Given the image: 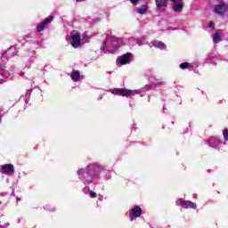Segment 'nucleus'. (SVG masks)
I'll use <instances>...</instances> for the list:
<instances>
[{"label": "nucleus", "instance_id": "nucleus-19", "mask_svg": "<svg viewBox=\"0 0 228 228\" xmlns=\"http://www.w3.org/2000/svg\"><path fill=\"white\" fill-rule=\"evenodd\" d=\"M221 41L222 39L220 38V34L218 32L215 33L213 37V43L218 44V42H221Z\"/></svg>", "mask_w": 228, "mask_h": 228}, {"label": "nucleus", "instance_id": "nucleus-20", "mask_svg": "<svg viewBox=\"0 0 228 228\" xmlns=\"http://www.w3.org/2000/svg\"><path fill=\"white\" fill-rule=\"evenodd\" d=\"M136 44H138L139 45H142L140 44V40H138V39H136V38H133V37H131V38L129 39V45H136Z\"/></svg>", "mask_w": 228, "mask_h": 228}, {"label": "nucleus", "instance_id": "nucleus-18", "mask_svg": "<svg viewBox=\"0 0 228 228\" xmlns=\"http://www.w3.org/2000/svg\"><path fill=\"white\" fill-rule=\"evenodd\" d=\"M137 13H140V15H143L147 12V5H142L141 7H138Z\"/></svg>", "mask_w": 228, "mask_h": 228}, {"label": "nucleus", "instance_id": "nucleus-25", "mask_svg": "<svg viewBox=\"0 0 228 228\" xmlns=\"http://www.w3.org/2000/svg\"><path fill=\"white\" fill-rule=\"evenodd\" d=\"M208 27L212 28V29H213L215 28V22L210 21L209 24H208Z\"/></svg>", "mask_w": 228, "mask_h": 228}, {"label": "nucleus", "instance_id": "nucleus-3", "mask_svg": "<svg viewBox=\"0 0 228 228\" xmlns=\"http://www.w3.org/2000/svg\"><path fill=\"white\" fill-rule=\"evenodd\" d=\"M113 95H120L121 97H133L138 95V90H131L127 88H114L109 90Z\"/></svg>", "mask_w": 228, "mask_h": 228}, {"label": "nucleus", "instance_id": "nucleus-29", "mask_svg": "<svg viewBox=\"0 0 228 228\" xmlns=\"http://www.w3.org/2000/svg\"><path fill=\"white\" fill-rule=\"evenodd\" d=\"M76 1H77V2H81V1H83V0H76Z\"/></svg>", "mask_w": 228, "mask_h": 228}, {"label": "nucleus", "instance_id": "nucleus-23", "mask_svg": "<svg viewBox=\"0 0 228 228\" xmlns=\"http://www.w3.org/2000/svg\"><path fill=\"white\" fill-rule=\"evenodd\" d=\"M223 136L224 138V141L227 142L228 141V130L225 129L223 133Z\"/></svg>", "mask_w": 228, "mask_h": 228}, {"label": "nucleus", "instance_id": "nucleus-30", "mask_svg": "<svg viewBox=\"0 0 228 228\" xmlns=\"http://www.w3.org/2000/svg\"><path fill=\"white\" fill-rule=\"evenodd\" d=\"M17 200H20V199H17Z\"/></svg>", "mask_w": 228, "mask_h": 228}, {"label": "nucleus", "instance_id": "nucleus-27", "mask_svg": "<svg viewBox=\"0 0 228 228\" xmlns=\"http://www.w3.org/2000/svg\"><path fill=\"white\" fill-rule=\"evenodd\" d=\"M99 200H102V196L99 198Z\"/></svg>", "mask_w": 228, "mask_h": 228}, {"label": "nucleus", "instance_id": "nucleus-15", "mask_svg": "<svg viewBox=\"0 0 228 228\" xmlns=\"http://www.w3.org/2000/svg\"><path fill=\"white\" fill-rule=\"evenodd\" d=\"M15 46H12L5 52V56L8 58H13V56H15Z\"/></svg>", "mask_w": 228, "mask_h": 228}, {"label": "nucleus", "instance_id": "nucleus-8", "mask_svg": "<svg viewBox=\"0 0 228 228\" xmlns=\"http://www.w3.org/2000/svg\"><path fill=\"white\" fill-rule=\"evenodd\" d=\"M139 216H142V208L135 206L129 211L130 222H133L134 218H139Z\"/></svg>", "mask_w": 228, "mask_h": 228}, {"label": "nucleus", "instance_id": "nucleus-7", "mask_svg": "<svg viewBox=\"0 0 228 228\" xmlns=\"http://www.w3.org/2000/svg\"><path fill=\"white\" fill-rule=\"evenodd\" d=\"M176 206H182L184 209H197V205L190 200H184L183 199L177 200L175 202Z\"/></svg>", "mask_w": 228, "mask_h": 228}, {"label": "nucleus", "instance_id": "nucleus-13", "mask_svg": "<svg viewBox=\"0 0 228 228\" xmlns=\"http://www.w3.org/2000/svg\"><path fill=\"white\" fill-rule=\"evenodd\" d=\"M151 45L156 47V49H160V51L167 49V45L161 41H152Z\"/></svg>", "mask_w": 228, "mask_h": 228}, {"label": "nucleus", "instance_id": "nucleus-9", "mask_svg": "<svg viewBox=\"0 0 228 228\" xmlns=\"http://www.w3.org/2000/svg\"><path fill=\"white\" fill-rule=\"evenodd\" d=\"M228 11V5L221 3L215 6V12L217 15H224Z\"/></svg>", "mask_w": 228, "mask_h": 228}, {"label": "nucleus", "instance_id": "nucleus-24", "mask_svg": "<svg viewBox=\"0 0 228 228\" xmlns=\"http://www.w3.org/2000/svg\"><path fill=\"white\" fill-rule=\"evenodd\" d=\"M139 1H140V0H130V2L132 3V4H134V5L138 4Z\"/></svg>", "mask_w": 228, "mask_h": 228}, {"label": "nucleus", "instance_id": "nucleus-28", "mask_svg": "<svg viewBox=\"0 0 228 228\" xmlns=\"http://www.w3.org/2000/svg\"><path fill=\"white\" fill-rule=\"evenodd\" d=\"M23 75H24V73L20 72V76H23Z\"/></svg>", "mask_w": 228, "mask_h": 228}, {"label": "nucleus", "instance_id": "nucleus-14", "mask_svg": "<svg viewBox=\"0 0 228 228\" xmlns=\"http://www.w3.org/2000/svg\"><path fill=\"white\" fill-rule=\"evenodd\" d=\"M220 143H222V142L220 141V139L218 138H215V137H211L208 141V145L210 147H213L214 149H216V147H218V145H220Z\"/></svg>", "mask_w": 228, "mask_h": 228}, {"label": "nucleus", "instance_id": "nucleus-4", "mask_svg": "<svg viewBox=\"0 0 228 228\" xmlns=\"http://www.w3.org/2000/svg\"><path fill=\"white\" fill-rule=\"evenodd\" d=\"M82 42H88V37H86L81 40V34L79 32H72L70 37V44L74 49L81 47Z\"/></svg>", "mask_w": 228, "mask_h": 228}, {"label": "nucleus", "instance_id": "nucleus-1", "mask_svg": "<svg viewBox=\"0 0 228 228\" xmlns=\"http://www.w3.org/2000/svg\"><path fill=\"white\" fill-rule=\"evenodd\" d=\"M101 172H103V174L106 175L105 179H111V174L110 171L104 170V167L97 163L89 164L85 168H79L77 171V175L78 179L83 181L85 184H91L96 177H99V174Z\"/></svg>", "mask_w": 228, "mask_h": 228}, {"label": "nucleus", "instance_id": "nucleus-10", "mask_svg": "<svg viewBox=\"0 0 228 228\" xmlns=\"http://www.w3.org/2000/svg\"><path fill=\"white\" fill-rule=\"evenodd\" d=\"M9 76L10 72L4 69V66H0V85H3V83H6V81H8Z\"/></svg>", "mask_w": 228, "mask_h": 228}, {"label": "nucleus", "instance_id": "nucleus-26", "mask_svg": "<svg viewBox=\"0 0 228 228\" xmlns=\"http://www.w3.org/2000/svg\"><path fill=\"white\" fill-rule=\"evenodd\" d=\"M101 99H102V94L100 95V97L98 98V101H101Z\"/></svg>", "mask_w": 228, "mask_h": 228}, {"label": "nucleus", "instance_id": "nucleus-17", "mask_svg": "<svg viewBox=\"0 0 228 228\" xmlns=\"http://www.w3.org/2000/svg\"><path fill=\"white\" fill-rule=\"evenodd\" d=\"M167 0H155L157 8H165Z\"/></svg>", "mask_w": 228, "mask_h": 228}, {"label": "nucleus", "instance_id": "nucleus-6", "mask_svg": "<svg viewBox=\"0 0 228 228\" xmlns=\"http://www.w3.org/2000/svg\"><path fill=\"white\" fill-rule=\"evenodd\" d=\"M0 173L4 174L5 175H12L15 174V167L12 164H5L0 166Z\"/></svg>", "mask_w": 228, "mask_h": 228}, {"label": "nucleus", "instance_id": "nucleus-16", "mask_svg": "<svg viewBox=\"0 0 228 228\" xmlns=\"http://www.w3.org/2000/svg\"><path fill=\"white\" fill-rule=\"evenodd\" d=\"M70 77L73 81L77 82L81 78V75L79 74V71H73Z\"/></svg>", "mask_w": 228, "mask_h": 228}, {"label": "nucleus", "instance_id": "nucleus-22", "mask_svg": "<svg viewBox=\"0 0 228 228\" xmlns=\"http://www.w3.org/2000/svg\"><path fill=\"white\" fill-rule=\"evenodd\" d=\"M88 195L91 197V199H95L97 197V193L94 192L93 191H88Z\"/></svg>", "mask_w": 228, "mask_h": 228}, {"label": "nucleus", "instance_id": "nucleus-21", "mask_svg": "<svg viewBox=\"0 0 228 228\" xmlns=\"http://www.w3.org/2000/svg\"><path fill=\"white\" fill-rule=\"evenodd\" d=\"M190 66V63L188 62H183L180 64V69H182L183 70H184V69H188V67Z\"/></svg>", "mask_w": 228, "mask_h": 228}, {"label": "nucleus", "instance_id": "nucleus-12", "mask_svg": "<svg viewBox=\"0 0 228 228\" xmlns=\"http://www.w3.org/2000/svg\"><path fill=\"white\" fill-rule=\"evenodd\" d=\"M173 4V10L174 12H176L177 13L183 12V8L184 4H183V0H171Z\"/></svg>", "mask_w": 228, "mask_h": 228}, {"label": "nucleus", "instance_id": "nucleus-2", "mask_svg": "<svg viewBox=\"0 0 228 228\" xmlns=\"http://www.w3.org/2000/svg\"><path fill=\"white\" fill-rule=\"evenodd\" d=\"M121 45H124V39L115 36H107L102 49L107 53H115Z\"/></svg>", "mask_w": 228, "mask_h": 228}, {"label": "nucleus", "instance_id": "nucleus-11", "mask_svg": "<svg viewBox=\"0 0 228 228\" xmlns=\"http://www.w3.org/2000/svg\"><path fill=\"white\" fill-rule=\"evenodd\" d=\"M54 20V17L50 16L46 19L44 20V21H42L40 24H38L37 26V31H44V29H45V27L47 26V24H50V22H53V20Z\"/></svg>", "mask_w": 228, "mask_h": 228}, {"label": "nucleus", "instance_id": "nucleus-5", "mask_svg": "<svg viewBox=\"0 0 228 228\" xmlns=\"http://www.w3.org/2000/svg\"><path fill=\"white\" fill-rule=\"evenodd\" d=\"M133 60V53H126L117 59L118 67H122V65H129Z\"/></svg>", "mask_w": 228, "mask_h": 228}]
</instances>
